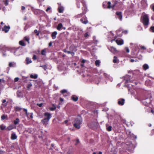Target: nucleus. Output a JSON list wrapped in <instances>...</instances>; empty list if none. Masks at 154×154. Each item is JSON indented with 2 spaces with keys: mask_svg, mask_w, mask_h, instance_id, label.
I'll use <instances>...</instances> for the list:
<instances>
[{
  "mask_svg": "<svg viewBox=\"0 0 154 154\" xmlns=\"http://www.w3.org/2000/svg\"><path fill=\"white\" fill-rule=\"evenodd\" d=\"M82 120L81 116H78L74 121V126L77 129H79L80 128V125L82 124Z\"/></svg>",
  "mask_w": 154,
  "mask_h": 154,
  "instance_id": "f257e3e1",
  "label": "nucleus"
},
{
  "mask_svg": "<svg viewBox=\"0 0 154 154\" xmlns=\"http://www.w3.org/2000/svg\"><path fill=\"white\" fill-rule=\"evenodd\" d=\"M140 21L144 26H147L149 24V18L148 15L145 14L140 17Z\"/></svg>",
  "mask_w": 154,
  "mask_h": 154,
  "instance_id": "f03ea898",
  "label": "nucleus"
},
{
  "mask_svg": "<svg viewBox=\"0 0 154 154\" xmlns=\"http://www.w3.org/2000/svg\"><path fill=\"white\" fill-rule=\"evenodd\" d=\"M44 115L46 117L42 120L41 122L43 124L46 125L48 123L49 119L51 118V114L48 112H45Z\"/></svg>",
  "mask_w": 154,
  "mask_h": 154,
  "instance_id": "7ed1b4c3",
  "label": "nucleus"
},
{
  "mask_svg": "<svg viewBox=\"0 0 154 154\" xmlns=\"http://www.w3.org/2000/svg\"><path fill=\"white\" fill-rule=\"evenodd\" d=\"M112 3L113 4L112 5H111V2H108L107 4L108 5V6H107V8H108L110 9L111 8H113L116 6H118V5L119 4V2L117 0H112Z\"/></svg>",
  "mask_w": 154,
  "mask_h": 154,
  "instance_id": "20e7f679",
  "label": "nucleus"
},
{
  "mask_svg": "<svg viewBox=\"0 0 154 154\" xmlns=\"http://www.w3.org/2000/svg\"><path fill=\"white\" fill-rule=\"evenodd\" d=\"M81 1L82 2V4L83 5V7L82 8V14L84 15L86 14L87 11V9L86 5L85 2H82V1Z\"/></svg>",
  "mask_w": 154,
  "mask_h": 154,
  "instance_id": "39448f33",
  "label": "nucleus"
},
{
  "mask_svg": "<svg viewBox=\"0 0 154 154\" xmlns=\"http://www.w3.org/2000/svg\"><path fill=\"white\" fill-rule=\"evenodd\" d=\"M80 21L83 23L85 24L88 23V21L87 20V17L85 16L84 17H82L80 19Z\"/></svg>",
  "mask_w": 154,
  "mask_h": 154,
  "instance_id": "423d86ee",
  "label": "nucleus"
},
{
  "mask_svg": "<svg viewBox=\"0 0 154 154\" xmlns=\"http://www.w3.org/2000/svg\"><path fill=\"white\" fill-rule=\"evenodd\" d=\"M10 27L9 26H7L6 25L4 26L2 29V30L5 32H7L9 31L10 29Z\"/></svg>",
  "mask_w": 154,
  "mask_h": 154,
  "instance_id": "0eeeda50",
  "label": "nucleus"
},
{
  "mask_svg": "<svg viewBox=\"0 0 154 154\" xmlns=\"http://www.w3.org/2000/svg\"><path fill=\"white\" fill-rule=\"evenodd\" d=\"M125 99L123 98L120 99L119 100L118 103L119 105H123L125 103Z\"/></svg>",
  "mask_w": 154,
  "mask_h": 154,
  "instance_id": "6e6552de",
  "label": "nucleus"
},
{
  "mask_svg": "<svg viewBox=\"0 0 154 154\" xmlns=\"http://www.w3.org/2000/svg\"><path fill=\"white\" fill-rule=\"evenodd\" d=\"M116 42L118 45H122L124 44V42L123 40H118L116 39L115 40Z\"/></svg>",
  "mask_w": 154,
  "mask_h": 154,
  "instance_id": "1a4fd4ad",
  "label": "nucleus"
},
{
  "mask_svg": "<svg viewBox=\"0 0 154 154\" xmlns=\"http://www.w3.org/2000/svg\"><path fill=\"white\" fill-rule=\"evenodd\" d=\"M76 5L77 7L78 8H79L81 7V5L80 4V2L82 3V2H84L83 0H76Z\"/></svg>",
  "mask_w": 154,
  "mask_h": 154,
  "instance_id": "9d476101",
  "label": "nucleus"
},
{
  "mask_svg": "<svg viewBox=\"0 0 154 154\" xmlns=\"http://www.w3.org/2000/svg\"><path fill=\"white\" fill-rule=\"evenodd\" d=\"M116 14L118 16L119 19L122 20V13L121 12H116Z\"/></svg>",
  "mask_w": 154,
  "mask_h": 154,
  "instance_id": "9b49d317",
  "label": "nucleus"
},
{
  "mask_svg": "<svg viewBox=\"0 0 154 154\" xmlns=\"http://www.w3.org/2000/svg\"><path fill=\"white\" fill-rule=\"evenodd\" d=\"M109 50L111 52L113 53L114 54L117 52V50L116 48L113 47H111Z\"/></svg>",
  "mask_w": 154,
  "mask_h": 154,
  "instance_id": "f8f14e48",
  "label": "nucleus"
},
{
  "mask_svg": "<svg viewBox=\"0 0 154 154\" xmlns=\"http://www.w3.org/2000/svg\"><path fill=\"white\" fill-rule=\"evenodd\" d=\"M69 49L71 51L74 52H75L77 51L76 47L74 46H71L69 47Z\"/></svg>",
  "mask_w": 154,
  "mask_h": 154,
  "instance_id": "ddd939ff",
  "label": "nucleus"
},
{
  "mask_svg": "<svg viewBox=\"0 0 154 154\" xmlns=\"http://www.w3.org/2000/svg\"><path fill=\"white\" fill-rule=\"evenodd\" d=\"M78 97L75 95H72L71 97V99L73 101L76 102L78 100Z\"/></svg>",
  "mask_w": 154,
  "mask_h": 154,
  "instance_id": "4468645a",
  "label": "nucleus"
},
{
  "mask_svg": "<svg viewBox=\"0 0 154 154\" xmlns=\"http://www.w3.org/2000/svg\"><path fill=\"white\" fill-rule=\"evenodd\" d=\"M32 11L35 15H39L41 11L39 10L35 9H33Z\"/></svg>",
  "mask_w": 154,
  "mask_h": 154,
  "instance_id": "2eb2a0df",
  "label": "nucleus"
},
{
  "mask_svg": "<svg viewBox=\"0 0 154 154\" xmlns=\"http://www.w3.org/2000/svg\"><path fill=\"white\" fill-rule=\"evenodd\" d=\"M14 128V126L13 125H10L9 126L7 127V128H6V129L7 131H10Z\"/></svg>",
  "mask_w": 154,
  "mask_h": 154,
  "instance_id": "dca6fc26",
  "label": "nucleus"
},
{
  "mask_svg": "<svg viewBox=\"0 0 154 154\" xmlns=\"http://www.w3.org/2000/svg\"><path fill=\"white\" fill-rule=\"evenodd\" d=\"M14 108L15 112L20 111L22 109V108L18 106H15Z\"/></svg>",
  "mask_w": 154,
  "mask_h": 154,
  "instance_id": "f3484780",
  "label": "nucleus"
},
{
  "mask_svg": "<svg viewBox=\"0 0 154 154\" xmlns=\"http://www.w3.org/2000/svg\"><path fill=\"white\" fill-rule=\"evenodd\" d=\"M58 12L60 13H63L64 10V8L62 6H59L58 8Z\"/></svg>",
  "mask_w": 154,
  "mask_h": 154,
  "instance_id": "a211bd4d",
  "label": "nucleus"
},
{
  "mask_svg": "<svg viewBox=\"0 0 154 154\" xmlns=\"http://www.w3.org/2000/svg\"><path fill=\"white\" fill-rule=\"evenodd\" d=\"M57 34V32L56 31H54L52 32L51 34V37L53 39H54L56 38V35Z\"/></svg>",
  "mask_w": 154,
  "mask_h": 154,
  "instance_id": "6ab92c4d",
  "label": "nucleus"
},
{
  "mask_svg": "<svg viewBox=\"0 0 154 154\" xmlns=\"http://www.w3.org/2000/svg\"><path fill=\"white\" fill-rule=\"evenodd\" d=\"M106 130L109 131H112V127L111 126H109V125L106 124Z\"/></svg>",
  "mask_w": 154,
  "mask_h": 154,
  "instance_id": "aec40b11",
  "label": "nucleus"
},
{
  "mask_svg": "<svg viewBox=\"0 0 154 154\" xmlns=\"http://www.w3.org/2000/svg\"><path fill=\"white\" fill-rule=\"evenodd\" d=\"M23 40L27 42L28 44H29L30 42L29 41L30 40V38L28 36H25Z\"/></svg>",
  "mask_w": 154,
  "mask_h": 154,
  "instance_id": "412c9836",
  "label": "nucleus"
},
{
  "mask_svg": "<svg viewBox=\"0 0 154 154\" xmlns=\"http://www.w3.org/2000/svg\"><path fill=\"white\" fill-rule=\"evenodd\" d=\"M62 27H63V25L62 23H60L58 25L56 28L58 30H60Z\"/></svg>",
  "mask_w": 154,
  "mask_h": 154,
  "instance_id": "4be33fe9",
  "label": "nucleus"
},
{
  "mask_svg": "<svg viewBox=\"0 0 154 154\" xmlns=\"http://www.w3.org/2000/svg\"><path fill=\"white\" fill-rule=\"evenodd\" d=\"M17 137L14 133H12L11 134V138L12 140H15L17 138Z\"/></svg>",
  "mask_w": 154,
  "mask_h": 154,
  "instance_id": "5701e85b",
  "label": "nucleus"
},
{
  "mask_svg": "<svg viewBox=\"0 0 154 154\" xmlns=\"http://www.w3.org/2000/svg\"><path fill=\"white\" fill-rule=\"evenodd\" d=\"M26 64H29L31 63L32 62V60L30 59L29 57H26Z\"/></svg>",
  "mask_w": 154,
  "mask_h": 154,
  "instance_id": "b1692460",
  "label": "nucleus"
},
{
  "mask_svg": "<svg viewBox=\"0 0 154 154\" xmlns=\"http://www.w3.org/2000/svg\"><path fill=\"white\" fill-rule=\"evenodd\" d=\"M149 68V66L147 64H145L143 66V68L144 70H146Z\"/></svg>",
  "mask_w": 154,
  "mask_h": 154,
  "instance_id": "393cba45",
  "label": "nucleus"
},
{
  "mask_svg": "<svg viewBox=\"0 0 154 154\" xmlns=\"http://www.w3.org/2000/svg\"><path fill=\"white\" fill-rule=\"evenodd\" d=\"M20 121L18 118H16L15 120L14 121V123L15 125H17L19 122Z\"/></svg>",
  "mask_w": 154,
  "mask_h": 154,
  "instance_id": "a878e982",
  "label": "nucleus"
},
{
  "mask_svg": "<svg viewBox=\"0 0 154 154\" xmlns=\"http://www.w3.org/2000/svg\"><path fill=\"white\" fill-rule=\"evenodd\" d=\"M19 44H20V45L23 46H24L26 45L24 41L23 40H21L19 41Z\"/></svg>",
  "mask_w": 154,
  "mask_h": 154,
  "instance_id": "bb28decb",
  "label": "nucleus"
},
{
  "mask_svg": "<svg viewBox=\"0 0 154 154\" xmlns=\"http://www.w3.org/2000/svg\"><path fill=\"white\" fill-rule=\"evenodd\" d=\"M32 86V85L31 83H30L27 84L26 86L27 90H29Z\"/></svg>",
  "mask_w": 154,
  "mask_h": 154,
  "instance_id": "cd10ccee",
  "label": "nucleus"
},
{
  "mask_svg": "<svg viewBox=\"0 0 154 154\" xmlns=\"http://www.w3.org/2000/svg\"><path fill=\"white\" fill-rule=\"evenodd\" d=\"M23 110L24 112H25L26 115V116L28 117L29 115L30 114V113H28L27 112V109L24 108L23 109Z\"/></svg>",
  "mask_w": 154,
  "mask_h": 154,
  "instance_id": "c85d7f7f",
  "label": "nucleus"
},
{
  "mask_svg": "<svg viewBox=\"0 0 154 154\" xmlns=\"http://www.w3.org/2000/svg\"><path fill=\"white\" fill-rule=\"evenodd\" d=\"M46 54V50L45 49L42 50L41 51V54L43 55H45Z\"/></svg>",
  "mask_w": 154,
  "mask_h": 154,
  "instance_id": "c756f323",
  "label": "nucleus"
},
{
  "mask_svg": "<svg viewBox=\"0 0 154 154\" xmlns=\"http://www.w3.org/2000/svg\"><path fill=\"white\" fill-rule=\"evenodd\" d=\"M30 77L31 78L36 79L37 78L38 76L37 75L35 74V75H33L31 74L30 75Z\"/></svg>",
  "mask_w": 154,
  "mask_h": 154,
  "instance_id": "7c9ffc66",
  "label": "nucleus"
},
{
  "mask_svg": "<svg viewBox=\"0 0 154 154\" xmlns=\"http://www.w3.org/2000/svg\"><path fill=\"white\" fill-rule=\"evenodd\" d=\"M52 105L53 106V107L49 108L50 110L51 111H54L55 110L56 108V106L54 104H53Z\"/></svg>",
  "mask_w": 154,
  "mask_h": 154,
  "instance_id": "2f4dec72",
  "label": "nucleus"
},
{
  "mask_svg": "<svg viewBox=\"0 0 154 154\" xmlns=\"http://www.w3.org/2000/svg\"><path fill=\"white\" fill-rule=\"evenodd\" d=\"M66 52V53L68 54H71V55L72 56H74L75 55V53L72 51H71L70 50V51H67Z\"/></svg>",
  "mask_w": 154,
  "mask_h": 154,
  "instance_id": "473e14b6",
  "label": "nucleus"
},
{
  "mask_svg": "<svg viewBox=\"0 0 154 154\" xmlns=\"http://www.w3.org/2000/svg\"><path fill=\"white\" fill-rule=\"evenodd\" d=\"M100 61L99 60H97L95 61V64L97 66H99L100 65Z\"/></svg>",
  "mask_w": 154,
  "mask_h": 154,
  "instance_id": "72a5a7b5",
  "label": "nucleus"
},
{
  "mask_svg": "<svg viewBox=\"0 0 154 154\" xmlns=\"http://www.w3.org/2000/svg\"><path fill=\"white\" fill-rule=\"evenodd\" d=\"M0 129L1 130H4L5 129H6V127L3 125H0Z\"/></svg>",
  "mask_w": 154,
  "mask_h": 154,
  "instance_id": "f704fd0d",
  "label": "nucleus"
},
{
  "mask_svg": "<svg viewBox=\"0 0 154 154\" xmlns=\"http://www.w3.org/2000/svg\"><path fill=\"white\" fill-rule=\"evenodd\" d=\"M143 102L144 103L146 102L148 104V103H150L151 102V100H150V99H147L145 100V101H144Z\"/></svg>",
  "mask_w": 154,
  "mask_h": 154,
  "instance_id": "c9c22d12",
  "label": "nucleus"
},
{
  "mask_svg": "<svg viewBox=\"0 0 154 154\" xmlns=\"http://www.w3.org/2000/svg\"><path fill=\"white\" fill-rule=\"evenodd\" d=\"M83 15H84L82 14L81 13V14H77V15L75 16V17L76 18H80L82 17Z\"/></svg>",
  "mask_w": 154,
  "mask_h": 154,
  "instance_id": "e433bc0d",
  "label": "nucleus"
},
{
  "mask_svg": "<svg viewBox=\"0 0 154 154\" xmlns=\"http://www.w3.org/2000/svg\"><path fill=\"white\" fill-rule=\"evenodd\" d=\"M40 67H42L43 69L45 70H46L47 69V66L46 65H44L42 66H40Z\"/></svg>",
  "mask_w": 154,
  "mask_h": 154,
  "instance_id": "4c0bfd02",
  "label": "nucleus"
},
{
  "mask_svg": "<svg viewBox=\"0 0 154 154\" xmlns=\"http://www.w3.org/2000/svg\"><path fill=\"white\" fill-rule=\"evenodd\" d=\"M34 32L36 33V35L38 36L39 35L40 31H38L37 29H35L34 31Z\"/></svg>",
  "mask_w": 154,
  "mask_h": 154,
  "instance_id": "58836bf2",
  "label": "nucleus"
},
{
  "mask_svg": "<svg viewBox=\"0 0 154 154\" xmlns=\"http://www.w3.org/2000/svg\"><path fill=\"white\" fill-rule=\"evenodd\" d=\"M117 57L115 56L114 57L113 62L114 63H117Z\"/></svg>",
  "mask_w": 154,
  "mask_h": 154,
  "instance_id": "ea45409f",
  "label": "nucleus"
},
{
  "mask_svg": "<svg viewBox=\"0 0 154 154\" xmlns=\"http://www.w3.org/2000/svg\"><path fill=\"white\" fill-rule=\"evenodd\" d=\"M29 28V25H26L24 28V31H25L26 30Z\"/></svg>",
  "mask_w": 154,
  "mask_h": 154,
  "instance_id": "a19ab883",
  "label": "nucleus"
},
{
  "mask_svg": "<svg viewBox=\"0 0 154 154\" xmlns=\"http://www.w3.org/2000/svg\"><path fill=\"white\" fill-rule=\"evenodd\" d=\"M7 117V116H5L4 115H3L1 117L2 119V120L5 119Z\"/></svg>",
  "mask_w": 154,
  "mask_h": 154,
  "instance_id": "79ce46f5",
  "label": "nucleus"
},
{
  "mask_svg": "<svg viewBox=\"0 0 154 154\" xmlns=\"http://www.w3.org/2000/svg\"><path fill=\"white\" fill-rule=\"evenodd\" d=\"M9 67H13L14 65L12 63V62H10L9 64Z\"/></svg>",
  "mask_w": 154,
  "mask_h": 154,
  "instance_id": "37998d69",
  "label": "nucleus"
},
{
  "mask_svg": "<svg viewBox=\"0 0 154 154\" xmlns=\"http://www.w3.org/2000/svg\"><path fill=\"white\" fill-rule=\"evenodd\" d=\"M67 92V91L66 90H62L61 91V93L63 94H64L65 93H66Z\"/></svg>",
  "mask_w": 154,
  "mask_h": 154,
  "instance_id": "c03bdc74",
  "label": "nucleus"
},
{
  "mask_svg": "<svg viewBox=\"0 0 154 154\" xmlns=\"http://www.w3.org/2000/svg\"><path fill=\"white\" fill-rule=\"evenodd\" d=\"M88 35H89L88 34V32H87L85 33L84 35V36L85 38L87 37Z\"/></svg>",
  "mask_w": 154,
  "mask_h": 154,
  "instance_id": "a18cd8bd",
  "label": "nucleus"
},
{
  "mask_svg": "<svg viewBox=\"0 0 154 154\" xmlns=\"http://www.w3.org/2000/svg\"><path fill=\"white\" fill-rule=\"evenodd\" d=\"M32 59L34 60H35L37 59L36 56L35 55H33L32 57Z\"/></svg>",
  "mask_w": 154,
  "mask_h": 154,
  "instance_id": "49530a36",
  "label": "nucleus"
},
{
  "mask_svg": "<svg viewBox=\"0 0 154 154\" xmlns=\"http://www.w3.org/2000/svg\"><path fill=\"white\" fill-rule=\"evenodd\" d=\"M151 8L153 11H154V4L151 5Z\"/></svg>",
  "mask_w": 154,
  "mask_h": 154,
  "instance_id": "de8ad7c7",
  "label": "nucleus"
},
{
  "mask_svg": "<svg viewBox=\"0 0 154 154\" xmlns=\"http://www.w3.org/2000/svg\"><path fill=\"white\" fill-rule=\"evenodd\" d=\"M150 29L153 32H154V26H151L150 27Z\"/></svg>",
  "mask_w": 154,
  "mask_h": 154,
  "instance_id": "09e8293b",
  "label": "nucleus"
},
{
  "mask_svg": "<svg viewBox=\"0 0 154 154\" xmlns=\"http://www.w3.org/2000/svg\"><path fill=\"white\" fill-rule=\"evenodd\" d=\"M125 49L127 53H129V49L128 47H126Z\"/></svg>",
  "mask_w": 154,
  "mask_h": 154,
  "instance_id": "8fccbe9b",
  "label": "nucleus"
},
{
  "mask_svg": "<svg viewBox=\"0 0 154 154\" xmlns=\"http://www.w3.org/2000/svg\"><path fill=\"white\" fill-rule=\"evenodd\" d=\"M128 33V31L127 30H124L122 32V33H124L125 34H127Z\"/></svg>",
  "mask_w": 154,
  "mask_h": 154,
  "instance_id": "3c124183",
  "label": "nucleus"
},
{
  "mask_svg": "<svg viewBox=\"0 0 154 154\" xmlns=\"http://www.w3.org/2000/svg\"><path fill=\"white\" fill-rule=\"evenodd\" d=\"M5 6H7L8 5V0H6L5 3Z\"/></svg>",
  "mask_w": 154,
  "mask_h": 154,
  "instance_id": "603ef678",
  "label": "nucleus"
},
{
  "mask_svg": "<svg viewBox=\"0 0 154 154\" xmlns=\"http://www.w3.org/2000/svg\"><path fill=\"white\" fill-rule=\"evenodd\" d=\"M19 79V78H18V77L15 78L14 79V81L15 82H17L18 81Z\"/></svg>",
  "mask_w": 154,
  "mask_h": 154,
  "instance_id": "864d4df0",
  "label": "nucleus"
},
{
  "mask_svg": "<svg viewBox=\"0 0 154 154\" xmlns=\"http://www.w3.org/2000/svg\"><path fill=\"white\" fill-rule=\"evenodd\" d=\"M43 105V103H40V104H37V105L40 107H42V105Z\"/></svg>",
  "mask_w": 154,
  "mask_h": 154,
  "instance_id": "5fc2aeb1",
  "label": "nucleus"
},
{
  "mask_svg": "<svg viewBox=\"0 0 154 154\" xmlns=\"http://www.w3.org/2000/svg\"><path fill=\"white\" fill-rule=\"evenodd\" d=\"M30 118H31V119H32V118H33V116H32V115H33V113H30Z\"/></svg>",
  "mask_w": 154,
  "mask_h": 154,
  "instance_id": "6e6d98bb",
  "label": "nucleus"
},
{
  "mask_svg": "<svg viewBox=\"0 0 154 154\" xmlns=\"http://www.w3.org/2000/svg\"><path fill=\"white\" fill-rule=\"evenodd\" d=\"M8 102H7L6 103H2V105H3V106H7V103H8Z\"/></svg>",
  "mask_w": 154,
  "mask_h": 154,
  "instance_id": "4d7b16f0",
  "label": "nucleus"
},
{
  "mask_svg": "<svg viewBox=\"0 0 154 154\" xmlns=\"http://www.w3.org/2000/svg\"><path fill=\"white\" fill-rule=\"evenodd\" d=\"M140 48H141V49L145 50H146V48L144 46H143L141 47Z\"/></svg>",
  "mask_w": 154,
  "mask_h": 154,
  "instance_id": "13d9d810",
  "label": "nucleus"
},
{
  "mask_svg": "<svg viewBox=\"0 0 154 154\" xmlns=\"http://www.w3.org/2000/svg\"><path fill=\"white\" fill-rule=\"evenodd\" d=\"M79 143V141L78 139H77L76 140V143L75 144V145H77Z\"/></svg>",
  "mask_w": 154,
  "mask_h": 154,
  "instance_id": "bf43d9fd",
  "label": "nucleus"
},
{
  "mask_svg": "<svg viewBox=\"0 0 154 154\" xmlns=\"http://www.w3.org/2000/svg\"><path fill=\"white\" fill-rule=\"evenodd\" d=\"M126 82L128 83L129 82H132V81L130 79H129V80H126Z\"/></svg>",
  "mask_w": 154,
  "mask_h": 154,
  "instance_id": "052dcab7",
  "label": "nucleus"
},
{
  "mask_svg": "<svg viewBox=\"0 0 154 154\" xmlns=\"http://www.w3.org/2000/svg\"><path fill=\"white\" fill-rule=\"evenodd\" d=\"M85 60H82L81 61V63H84L85 62Z\"/></svg>",
  "mask_w": 154,
  "mask_h": 154,
  "instance_id": "680f3d73",
  "label": "nucleus"
},
{
  "mask_svg": "<svg viewBox=\"0 0 154 154\" xmlns=\"http://www.w3.org/2000/svg\"><path fill=\"white\" fill-rule=\"evenodd\" d=\"M25 7L23 6H22V7H21V9L22 10H25Z\"/></svg>",
  "mask_w": 154,
  "mask_h": 154,
  "instance_id": "e2e57ef3",
  "label": "nucleus"
},
{
  "mask_svg": "<svg viewBox=\"0 0 154 154\" xmlns=\"http://www.w3.org/2000/svg\"><path fill=\"white\" fill-rule=\"evenodd\" d=\"M6 102V100H2V102L3 103H5Z\"/></svg>",
  "mask_w": 154,
  "mask_h": 154,
  "instance_id": "0e129e2a",
  "label": "nucleus"
},
{
  "mask_svg": "<svg viewBox=\"0 0 154 154\" xmlns=\"http://www.w3.org/2000/svg\"><path fill=\"white\" fill-rule=\"evenodd\" d=\"M50 7L48 8L46 10V11H48L50 9Z\"/></svg>",
  "mask_w": 154,
  "mask_h": 154,
  "instance_id": "69168bd1",
  "label": "nucleus"
},
{
  "mask_svg": "<svg viewBox=\"0 0 154 154\" xmlns=\"http://www.w3.org/2000/svg\"><path fill=\"white\" fill-rule=\"evenodd\" d=\"M52 43L51 42H50L49 43V47H51L52 46Z\"/></svg>",
  "mask_w": 154,
  "mask_h": 154,
  "instance_id": "338daca9",
  "label": "nucleus"
},
{
  "mask_svg": "<svg viewBox=\"0 0 154 154\" xmlns=\"http://www.w3.org/2000/svg\"><path fill=\"white\" fill-rule=\"evenodd\" d=\"M4 152L0 150V154H3Z\"/></svg>",
  "mask_w": 154,
  "mask_h": 154,
  "instance_id": "774afa93",
  "label": "nucleus"
}]
</instances>
